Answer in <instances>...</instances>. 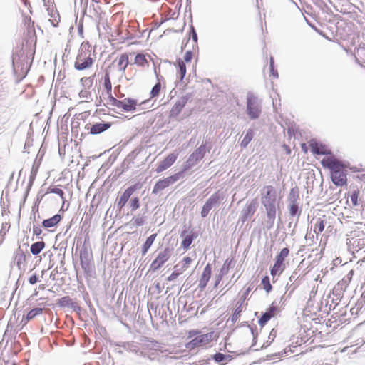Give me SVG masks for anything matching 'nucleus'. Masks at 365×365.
<instances>
[{"label":"nucleus","instance_id":"obj_22","mask_svg":"<svg viewBox=\"0 0 365 365\" xmlns=\"http://www.w3.org/2000/svg\"><path fill=\"white\" fill-rule=\"evenodd\" d=\"M187 232V230H184L181 233V237H184V238L181 242V246L185 250H187L189 249L194 238L195 237L192 231H190L188 234L185 235Z\"/></svg>","mask_w":365,"mask_h":365},{"label":"nucleus","instance_id":"obj_16","mask_svg":"<svg viewBox=\"0 0 365 365\" xmlns=\"http://www.w3.org/2000/svg\"><path fill=\"white\" fill-rule=\"evenodd\" d=\"M166 88V81L163 76H157V81L150 92V99L158 97Z\"/></svg>","mask_w":365,"mask_h":365},{"label":"nucleus","instance_id":"obj_8","mask_svg":"<svg viewBox=\"0 0 365 365\" xmlns=\"http://www.w3.org/2000/svg\"><path fill=\"white\" fill-rule=\"evenodd\" d=\"M331 321H314L312 328V333L319 334L321 336H325L334 330V327L331 324Z\"/></svg>","mask_w":365,"mask_h":365},{"label":"nucleus","instance_id":"obj_3","mask_svg":"<svg viewBox=\"0 0 365 365\" xmlns=\"http://www.w3.org/2000/svg\"><path fill=\"white\" fill-rule=\"evenodd\" d=\"M276 200L277 195L274 187L272 185L264 186L262 192V203L266 208L267 217L272 220H274L276 216Z\"/></svg>","mask_w":365,"mask_h":365},{"label":"nucleus","instance_id":"obj_25","mask_svg":"<svg viewBox=\"0 0 365 365\" xmlns=\"http://www.w3.org/2000/svg\"><path fill=\"white\" fill-rule=\"evenodd\" d=\"M149 55H146L142 53H137L134 58L133 63L140 68H146L149 66V61L148 58Z\"/></svg>","mask_w":365,"mask_h":365},{"label":"nucleus","instance_id":"obj_19","mask_svg":"<svg viewBox=\"0 0 365 365\" xmlns=\"http://www.w3.org/2000/svg\"><path fill=\"white\" fill-rule=\"evenodd\" d=\"M103 86L107 96V98H106V103H104L106 105L110 102L111 98H114L112 94V83L110 81V74L108 72H106L104 75Z\"/></svg>","mask_w":365,"mask_h":365},{"label":"nucleus","instance_id":"obj_34","mask_svg":"<svg viewBox=\"0 0 365 365\" xmlns=\"http://www.w3.org/2000/svg\"><path fill=\"white\" fill-rule=\"evenodd\" d=\"M359 195L360 190L358 188L354 189L350 192V198L353 206L356 207L359 205Z\"/></svg>","mask_w":365,"mask_h":365},{"label":"nucleus","instance_id":"obj_2","mask_svg":"<svg viewBox=\"0 0 365 365\" xmlns=\"http://www.w3.org/2000/svg\"><path fill=\"white\" fill-rule=\"evenodd\" d=\"M96 60L95 51L88 41H83L80 46L74 68L78 71H83L91 68Z\"/></svg>","mask_w":365,"mask_h":365},{"label":"nucleus","instance_id":"obj_58","mask_svg":"<svg viewBox=\"0 0 365 365\" xmlns=\"http://www.w3.org/2000/svg\"><path fill=\"white\" fill-rule=\"evenodd\" d=\"M58 322H59V321H54V326H55L56 327H58Z\"/></svg>","mask_w":365,"mask_h":365},{"label":"nucleus","instance_id":"obj_31","mask_svg":"<svg viewBox=\"0 0 365 365\" xmlns=\"http://www.w3.org/2000/svg\"><path fill=\"white\" fill-rule=\"evenodd\" d=\"M46 244L43 241L36 242L31 245V252L34 255H38L44 248Z\"/></svg>","mask_w":365,"mask_h":365},{"label":"nucleus","instance_id":"obj_47","mask_svg":"<svg viewBox=\"0 0 365 365\" xmlns=\"http://www.w3.org/2000/svg\"><path fill=\"white\" fill-rule=\"evenodd\" d=\"M214 359L217 362H221L224 360L225 355L221 353H218L215 355Z\"/></svg>","mask_w":365,"mask_h":365},{"label":"nucleus","instance_id":"obj_20","mask_svg":"<svg viewBox=\"0 0 365 365\" xmlns=\"http://www.w3.org/2000/svg\"><path fill=\"white\" fill-rule=\"evenodd\" d=\"M211 274H212V266L210 264H207L205 266V267L204 268V270H203L202 275L200 277V279L199 280V287L201 289H204L207 286V284L210 279Z\"/></svg>","mask_w":365,"mask_h":365},{"label":"nucleus","instance_id":"obj_37","mask_svg":"<svg viewBox=\"0 0 365 365\" xmlns=\"http://www.w3.org/2000/svg\"><path fill=\"white\" fill-rule=\"evenodd\" d=\"M261 284L263 287V289L267 292H270L272 289V286L270 283L269 277L268 276H265L262 278Z\"/></svg>","mask_w":365,"mask_h":365},{"label":"nucleus","instance_id":"obj_55","mask_svg":"<svg viewBox=\"0 0 365 365\" xmlns=\"http://www.w3.org/2000/svg\"><path fill=\"white\" fill-rule=\"evenodd\" d=\"M272 67H273V62H272V61H271V68H272V71L273 76H275V77H277V76H278V75H277V73H276V74H274V72H273V68H272Z\"/></svg>","mask_w":365,"mask_h":365},{"label":"nucleus","instance_id":"obj_41","mask_svg":"<svg viewBox=\"0 0 365 365\" xmlns=\"http://www.w3.org/2000/svg\"><path fill=\"white\" fill-rule=\"evenodd\" d=\"M47 193H55V194H57L64 201L65 200V197H64V192L63 191L58 188V187H49L48 189V191H47Z\"/></svg>","mask_w":365,"mask_h":365},{"label":"nucleus","instance_id":"obj_4","mask_svg":"<svg viewBox=\"0 0 365 365\" xmlns=\"http://www.w3.org/2000/svg\"><path fill=\"white\" fill-rule=\"evenodd\" d=\"M110 102L106 104L107 106H113L120 108L125 112H133L136 110L138 102L136 100L126 98L123 100H118L115 97L111 98Z\"/></svg>","mask_w":365,"mask_h":365},{"label":"nucleus","instance_id":"obj_33","mask_svg":"<svg viewBox=\"0 0 365 365\" xmlns=\"http://www.w3.org/2000/svg\"><path fill=\"white\" fill-rule=\"evenodd\" d=\"M324 220L321 218L317 219L314 225V232L317 235L320 234L324 230Z\"/></svg>","mask_w":365,"mask_h":365},{"label":"nucleus","instance_id":"obj_30","mask_svg":"<svg viewBox=\"0 0 365 365\" xmlns=\"http://www.w3.org/2000/svg\"><path fill=\"white\" fill-rule=\"evenodd\" d=\"M140 186L139 183H136L132 186H130L128 187L125 192L122 194L120 196V198L123 199L124 201L128 202L130 197L133 195V193L137 190L138 189H140Z\"/></svg>","mask_w":365,"mask_h":365},{"label":"nucleus","instance_id":"obj_63","mask_svg":"<svg viewBox=\"0 0 365 365\" xmlns=\"http://www.w3.org/2000/svg\"><path fill=\"white\" fill-rule=\"evenodd\" d=\"M9 327H10V324H9L8 326H7L6 331H8Z\"/></svg>","mask_w":365,"mask_h":365},{"label":"nucleus","instance_id":"obj_38","mask_svg":"<svg viewBox=\"0 0 365 365\" xmlns=\"http://www.w3.org/2000/svg\"><path fill=\"white\" fill-rule=\"evenodd\" d=\"M82 86L86 88H90L93 84V76L83 77L81 78Z\"/></svg>","mask_w":365,"mask_h":365},{"label":"nucleus","instance_id":"obj_59","mask_svg":"<svg viewBox=\"0 0 365 365\" xmlns=\"http://www.w3.org/2000/svg\"><path fill=\"white\" fill-rule=\"evenodd\" d=\"M25 5L27 4V1L28 0H21Z\"/></svg>","mask_w":365,"mask_h":365},{"label":"nucleus","instance_id":"obj_12","mask_svg":"<svg viewBox=\"0 0 365 365\" xmlns=\"http://www.w3.org/2000/svg\"><path fill=\"white\" fill-rule=\"evenodd\" d=\"M220 202V195L219 192H216L212 194L208 200L206 201L201 210V215L202 217H205L208 215L210 211L213 207L219 205Z\"/></svg>","mask_w":365,"mask_h":365},{"label":"nucleus","instance_id":"obj_24","mask_svg":"<svg viewBox=\"0 0 365 365\" xmlns=\"http://www.w3.org/2000/svg\"><path fill=\"white\" fill-rule=\"evenodd\" d=\"M117 61V66L118 68V70L122 72H125L126 68H128L129 65V56L127 53H124L120 54L118 58Z\"/></svg>","mask_w":365,"mask_h":365},{"label":"nucleus","instance_id":"obj_15","mask_svg":"<svg viewBox=\"0 0 365 365\" xmlns=\"http://www.w3.org/2000/svg\"><path fill=\"white\" fill-rule=\"evenodd\" d=\"M178 153H170L169 154L163 161L160 162V163L158 165V166L156 168V172L158 173H160L163 171L167 170L169 168L171 165L174 164V163L176 161L178 158Z\"/></svg>","mask_w":365,"mask_h":365},{"label":"nucleus","instance_id":"obj_45","mask_svg":"<svg viewBox=\"0 0 365 365\" xmlns=\"http://www.w3.org/2000/svg\"><path fill=\"white\" fill-rule=\"evenodd\" d=\"M242 310V304H240L234 312L233 313V318H238L240 317V313Z\"/></svg>","mask_w":365,"mask_h":365},{"label":"nucleus","instance_id":"obj_43","mask_svg":"<svg viewBox=\"0 0 365 365\" xmlns=\"http://www.w3.org/2000/svg\"><path fill=\"white\" fill-rule=\"evenodd\" d=\"M195 153L197 154V155L200 156V158H203V157L205 155L206 153V148L205 145H200L199 148H197Z\"/></svg>","mask_w":365,"mask_h":365},{"label":"nucleus","instance_id":"obj_40","mask_svg":"<svg viewBox=\"0 0 365 365\" xmlns=\"http://www.w3.org/2000/svg\"><path fill=\"white\" fill-rule=\"evenodd\" d=\"M289 212L291 216H295L299 212L297 202H289Z\"/></svg>","mask_w":365,"mask_h":365},{"label":"nucleus","instance_id":"obj_28","mask_svg":"<svg viewBox=\"0 0 365 365\" xmlns=\"http://www.w3.org/2000/svg\"><path fill=\"white\" fill-rule=\"evenodd\" d=\"M61 220V216L58 214L55 215L52 217L44 220L42 225L45 228H49L56 226Z\"/></svg>","mask_w":365,"mask_h":365},{"label":"nucleus","instance_id":"obj_11","mask_svg":"<svg viewBox=\"0 0 365 365\" xmlns=\"http://www.w3.org/2000/svg\"><path fill=\"white\" fill-rule=\"evenodd\" d=\"M189 97L187 95L181 96L172 106L169 111V118H175L182 111L183 108L187 103Z\"/></svg>","mask_w":365,"mask_h":365},{"label":"nucleus","instance_id":"obj_7","mask_svg":"<svg viewBox=\"0 0 365 365\" xmlns=\"http://www.w3.org/2000/svg\"><path fill=\"white\" fill-rule=\"evenodd\" d=\"M247 112L251 119H257L261 114V107L258 98L254 95L247 96Z\"/></svg>","mask_w":365,"mask_h":365},{"label":"nucleus","instance_id":"obj_53","mask_svg":"<svg viewBox=\"0 0 365 365\" xmlns=\"http://www.w3.org/2000/svg\"><path fill=\"white\" fill-rule=\"evenodd\" d=\"M250 291H251V288L250 287H248L246 289V291H245V294L243 295V298H244L243 300H245L247 298V297L248 296V294H249Z\"/></svg>","mask_w":365,"mask_h":365},{"label":"nucleus","instance_id":"obj_62","mask_svg":"<svg viewBox=\"0 0 365 365\" xmlns=\"http://www.w3.org/2000/svg\"><path fill=\"white\" fill-rule=\"evenodd\" d=\"M55 21H56V23H58V21H57L56 20H55ZM52 24H53V26H56V24H55L54 22H52Z\"/></svg>","mask_w":365,"mask_h":365},{"label":"nucleus","instance_id":"obj_14","mask_svg":"<svg viewBox=\"0 0 365 365\" xmlns=\"http://www.w3.org/2000/svg\"><path fill=\"white\" fill-rule=\"evenodd\" d=\"M267 322V321H257V324H255L254 321H250V323L245 321L241 324L240 327L248 329L250 331L253 339H255L258 334L259 330L262 329Z\"/></svg>","mask_w":365,"mask_h":365},{"label":"nucleus","instance_id":"obj_42","mask_svg":"<svg viewBox=\"0 0 365 365\" xmlns=\"http://www.w3.org/2000/svg\"><path fill=\"white\" fill-rule=\"evenodd\" d=\"M130 205L132 210H135L140 207V202L138 197L133 198L130 202Z\"/></svg>","mask_w":365,"mask_h":365},{"label":"nucleus","instance_id":"obj_13","mask_svg":"<svg viewBox=\"0 0 365 365\" xmlns=\"http://www.w3.org/2000/svg\"><path fill=\"white\" fill-rule=\"evenodd\" d=\"M193 58V53L192 51H186L185 53L183 58H179L177 61L178 65V72L180 75V81H182L185 74H186V64L190 63L192 59Z\"/></svg>","mask_w":365,"mask_h":365},{"label":"nucleus","instance_id":"obj_5","mask_svg":"<svg viewBox=\"0 0 365 365\" xmlns=\"http://www.w3.org/2000/svg\"><path fill=\"white\" fill-rule=\"evenodd\" d=\"M289 254V250L284 247L281 250L280 252L276 256L275 262L271 268L270 273L272 276L279 275L285 269L284 260Z\"/></svg>","mask_w":365,"mask_h":365},{"label":"nucleus","instance_id":"obj_23","mask_svg":"<svg viewBox=\"0 0 365 365\" xmlns=\"http://www.w3.org/2000/svg\"><path fill=\"white\" fill-rule=\"evenodd\" d=\"M280 309L274 302L272 303L270 307L264 313L260 319H270L272 317H275L279 313Z\"/></svg>","mask_w":365,"mask_h":365},{"label":"nucleus","instance_id":"obj_48","mask_svg":"<svg viewBox=\"0 0 365 365\" xmlns=\"http://www.w3.org/2000/svg\"><path fill=\"white\" fill-rule=\"evenodd\" d=\"M42 230L39 226H34L33 227V234L38 236L41 234Z\"/></svg>","mask_w":365,"mask_h":365},{"label":"nucleus","instance_id":"obj_50","mask_svg":"<svg viewBox=\"0 0 365 365\" xmlns=\"http://www.w3.org/2000/svg\"><path fill=\"white\" fill-rule=\"evenodd\" d=\"M24 24H26L29 28L34 27V22L31 21L30 17L26 16L24 18Z\"/></svg>","mask_w":365,"mask_h":365},{"label":"nucleus","instance_id":"obj_56","mask_svg":"<svg viewBox=\"0 0 365 365\" xmlns=\"http://www.w3.org/2000/svg\"><path fill=\"white\" fill-rule=\"evenodd\" d=\"M197 334V331H190V336H194V335H195V334Z\"/></svg>","mask_w":365,"mask_h":365},{"label":"nucleus","instance_id":"obj_39","mask_svg":"<svg viewBox=\"0 0 365 365\" xmlns=\"http://www.w3.org/2000/svg\"><path fill=\"white\" fill-rule=\"evenodd\" d=\"M43 310V309L40 307L34 308L33 309L28 312L26 319H32L35 317L42 314Z\"/></svg>","mask_w":365,"mask_h":365},{"label":"nucleus","instance_id":"obj_36","mask_svg":"<svg viewBox=\"0 0 365 365\" xmlns=\"http://www.w3.org/2000/svg\"><path fill=\"white\" fill-rule=\"evenodd\" d=\"M253 138V131L252 130H249L246 135H245L244 138L242 139V140L241 141V146L242 148H246L248 144L250 143V142L252 140Z\"/></svg>","mask_w":365,"mask_h":365},{"label":"nucleus","instance_id":"obj_10","mask_svg":"<svg viewBox=\"0 0 365 365\" xmlns=\"http://www.w3.org/2000/svg\"><path fill=\"white\" fill-rule=\"evenodd\" d=\"M180 173H178L168 178L159 180L154 185L153 193H158V192L168 187L169 185L173 184L179 180Z\"/></svg>","mask_w":365,"mask_h":365},{"label":"nucleus","instance_id":"obj_6","mask_svg":"<svg viewBox=\"0 0 365 365\" xmlns=\"http://www.w3.org/2000/svg\"><path fill=\"white\" fill-rule=\"evenodd\" d=\"M215 335L213 331L200 334L190 341L186 347L189 349H193L196 347L205 346L214 340Z\"/></svg>","mask_w":365,"mask_h":365},{"label":"nucleus","instance_id":"obj_49","mask_svg":"<svg viewBox=\"0 0 365 365\" xmlns=\"http://www.w3.org/2000/svg\"><path fill=\"white\" fill-rule=\"evenodd\" d=\"M38 282V277H37V275L36 274H32L31 276H30V277L29 278V282L31 284H36V282Z\"/></svg>","mask_w":365,"mask_h":365},{"label":"nucleus","instance_id":"obj_27","mask_svg":"<svg viewBox=\"0 0 365 365\" xmlns=\"http://www.w3.org/2000/svg\"><path fill=\"white\" fill-rule=\"evenodd\" d=\"M110 123H96L91 126L90 129V133L91 134L96 135L99 134L110 127Z\"/></svg>","mask_w":365,"mask_h":365},{"label":"nucleus","instance_id":"obj_35","mask_svg":"<svg viewBox=\"0 0 365 365\" xmlns=\"http://www.w3.org/2000/svg\"><path fill=\"white\" fill-rule=\"evenodd\" d=\"M156 236H157V234H153L147 238V240L143 247V255H145L148 252L149 248L151 247Z\"/></svg>","mask_w":365,"mask_h":365},{"label":"nucleus","instance_id":"obj_18","mask_svg":"<svg viewBox=\"0 0 365 365\" xmlns=\"http://www.w3.org/2000/svg\"><path fill=\"white\" fill-rule=\"evenodd\" d=\"M257 202L256 200H252L249 204L246 205L242 210V221L245 222L250 218L256 212Z\"/></svg>","mask_w":365,"mask_h":365},{"label":"nucleus","instance_id":"obj_32","mask_svg":"<svg viewBox=\"0 0 365 365\" xmlns=\"http://www.w3.org/2000/svg\"><path fill=\"white\" fill-rule=\"evenodd\" d=\"M299 200V187L295 186L291 188L289 195H288V201L289 202H297Z\"/></svg>","mask_w":365,"mask_h":365},{"label":"nucleus","instance_id":"obj_51","mask_svg":"<svg viewBox=\"0 0 365 365\" xmlns=\"http://www.w3.org/2000/svg\"><path fill=\"white\" fill-rule=\"evenodd\" d=\"M44 6L49 9L53 4V0H43Z\"/></svg>","mask_w":365,"mask_h":365},{"label":"nucleus","instance_id":"obj_61","mask_svg":"<svg viewBox=\"0 0 365 365\" xmlns=\"http://www.w3.org/2000/svg\"><path fill=\"white\" fill-rule=\"evenodd\" d=\"M101 0H92V1H94V2H96V3H98L100 2Z\"/></svg>","mask_w":365,"mask_h":365},{"label":"nucleus","instance_id":"obj_9","mask_svg":"<svg viewBox=\"0 0 365 365\" xmlns=\"http://www.w3.org/2000/svg\"><path fill=\"white\" fill-rule=\"evenodd\" d=\"M171 256V249L165 247L163 251L160 252L156 258L150 264V270L156 271L159 269L163 265L168 261Z\"/></svg>","mask_w":365,"mask_h":365},{"label":"nucleus","instance_id":"obj_44","mask_svg":"<svg viewBox=\"0 0 365 365\" xmlns=\"http://www.w3.org/2000/svg\"><path fill=\"white\" fill-rule=\"evenodd\" d=\"M180 274L175 269V270L167 277L168 282L174 281Z\"/></svg>","mask_w":365,"mask_h":365},{"label":"nucleus","instance_id":"obj_17","mask_svg":"<svg viewBox=\"0 0 365 365\" xmlns=\"http://www.w3.org/2000/svg\"><path fill=\"white\" fill-rule=\"evenodd\" d=\"M309 147L312 152L317 155H329L331 154L330 150L328 148L322 143H319L315 140H311L309 142Z\"/></svg>","mask_w":365,"mask_h":365},{"label":"nucleus","instance_id":"obj_1","mask_svg":"<svg viewBox=\"0 0 365 365\" xmlns=\"http://www.w3.org/2000/svg\"><path fill=\"white\" fill-rule=\"evenodd\" d=\"M321 163L324 168L331 170V178L336 186H343L347 182V173L346 166L334 156H327L324 158Z\"/></svg>","mask_w":365,"mask_h":365},{"label":"nucleus","instance_id":"obj_26","mask_svg":"<svg viewBox=\"0 0 365 365\" xmlns=\"http://www.w3.org/2000/svg\"><path fill=\"white\" fill-rule=\"evenodd\" d=\"M61 307H71L74 310L80 309V307L76 302H74L70 297L65 296L60 299L58 302Z\"/></svg>","mask_w":365,"mask_h":365},{"label":"nucleus","instance_id":"obj_57","mask_svg":"<svg viewBox=\"0 0 365 365\" xmlns=\"http://www.w3.org/2000/svg\"><path fill=\"white\" fill-rule=\"evenodd\" d=\"M276 331H274V329H273L270 332V336H275Z\"/></svg>","mask_w":365,"mask_h":365},{"label":"nucleus","instance_id":"obj_21","mask_svg":"<svg viewBox=\"0 0 365 365\" xmlns=\"http://www.w3.org/2000/svg\"><path fill=\"white\" fill-rule=\"evenodd\" d=\"M192 262V259L190 257H185L178 264L174 267V269H175L180 274H182L190 267Z\"/></svg>","mask_w":365,"mask_h":365},{"label":"nucleus","instance_id":"obj_29","mask_svg":"<svg viewBox=\"0 0 365 365\" xmlns=\"http://www.w3.org/2000/svg\"><path fill=\"white\" fill-rule=\"evenodd\" d=\"M200 160H202V158H200V156L197 155V154L194 151L185 162V164L184 165V170H188L190 168L193 167Z\"/></svg>","mask_w":365,"mask_h":365},{"label":"nucleus","instance_id":"obj_52","mask_svg":"<svg viewBox=\"0 0 365 365\" xmlns=\"http://www.w3.org/2000/svg\"><path fill=\"white\" fill-rule=\"evenodd\" d=\"M126 203L127 202L124 201L123 199L120 197L118 201V206L120 209H121L125 205Z\"/></svg>","mask_w":365,"mask_h":365},{"label":"nucleus","instance_id":"obj_46","mask_svg":"<svg viewBox=\"0 0 365 365\" xmlns=\"http://www.w3.org/2000/svg\"><path fill=\"white\" fill-rule=\"evenodd\" d=\"M228 341V339H225V349L228 351V352H230V353H235L236 351L232 349V347H231V344L230 343H228L227 342Z\"/></svg>","mask_w":365,"mask_h":365},{"label":"nucleus","instance_id":"obj_64","mask_svg":"<svg viewBox=\"0 0 365 365\" xmlns=\"http://www.w3.org/2000/svg\"><path fill=\"white\" fill-rule=\"evenodd\" d=\"M115 89H117V88H118V89H119V88H120V86H118V87H115Z\"/></svg>","mask_w":365,"mask_h":365},{"label":"nucleus","instance_id":"obj_60","mask_svg":"<svg viewBox=\"0 0 365 365\" xmlns=\"http://www.w3.org/2000/svg\"><path fill=\"white\" fill-rule=\"evenodd\" d=\"M148 101L149 100H145L141 103H140L139 105L144 104V103H147Z\"/></svg>","mask_w":365,"mask_h":365},{"label":"nucleus","instance_id":"obj_54","mask_svg":"<svg viewBox=\"0 0 365 365\" xmlns=\"http://www.w3.org/2000/svg\"><path fill=\"white\" fill-rule=\"evenodd\" d=\"M302 149L303 150V151L304 153H307V145L305 143L302 144Z\"/></svg>","mask_w":365,"mask_h":365}]
</instances>
